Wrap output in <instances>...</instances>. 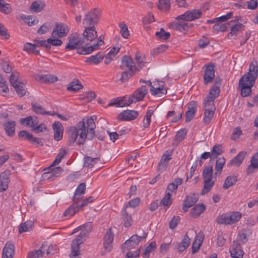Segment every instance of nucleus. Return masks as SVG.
<instances>
[{
	"label": "nucleus",
	"mask_w": 258,
	"mask_h": 258,
	"mask_svg": "<svg viewBox=\"0 0 258 258\" xmlns=\"http://www.w3.org/2000/svg\"><path fill=\"white\" fill-rule=\"evenodd\" d=\"M153 110H148L143 120V126L144 128H147L149 126L151 122V117L153 114Z\"/></svg>",
	"instance_id": "51"
},
{
	"label": "nucleus",
	"mask_w": 258,
	"mask_h": 258,
	"mask_svg": "<svg viewBox=\"0 0 258 258\" xmlns=\"http://www.w3.org/2000/svg\"><path fill=\"white\" fill-rule=\"evenodd\" d=\"M114 234L111 228L108 229L104 237V246L107 251H110L112 248V242L113 240Z\"/></svg>",
	"instance_id": "23"
},
{
	"label": "nucleus",
	"mask_w": 258,
	"mask_h": 258,
	"mask_svg": "<svg viewBox=\"0 0 258 258\" xmlns=\"http://www.w3.org/2000/svg\"><path fill=\"white\" fill-rule=\"evenodd\" d=\"M258 75V63L256 60L253 59L249 64L248 72L244 74L242 77L247 78V79L255 81Z\"/></svg>",
	"instance_id": "11"
},
{
	"label": "nucleus",
	"mask_w": 258,
	"mask_h": 258,
	"mask_svg": "<svg viewBox=\"0 0 258 258\" xmlns=\"http://www.w3.org/2000/svg\"><path fill=\"white\" fill-rule=\"evenodd\" d=\"M229 220L230 224L237 222L241 218V213L239 212H234L231 213L229 215Z\"/></svg>",
	"instance_id": "60"
},
{
	"label": "nucleus",
	"mask_w": 258,
	"mask_h": 258,
	"mask_svg": "<svg viewBox=\"0 0 258 258\" xmlns=\"http://www.w3.org/2000/svg\"><path fill=\"white\" fill-rule=\"evenodd\" d=\"M198 196L194 194L188 195L183 201V210L186 212L188 209L194 205L198 200Z\"/></svg>",
	"instance_id": "16"
},
{
	"label": "nucleus",
	"mask_w": 258,
	"mask_h": 258,
	"mask_svg": "<svg viewBox=\"0 0 258 258\" xmlns=\"http://www.w3.org/2000/svg\"><path fill=\"white\" fill-rule=\"evenodd\" d=\"M86 29L83 32V39L86 43V41L91 42L97 38V33L94 26L85 27Z\"/></svg>",
	"instance_id": "14"
},
{
	"label": "nucleus",
	"mask_w": 258,
	"mask_h": 258,
	"mask_svg": "<svg viewBox=\"0 0 258 258\" xmlns=\"http://www.w3.org/2000/svg\"><path fill=\"white\" fill-rule=\"evenodd\" d=\"M15 246L13 244L8 242L6 243L3 250V258H13L15 254Z\"/></svg>",
	"instance_id": "21"
},
{
	"label": "nucleus",
	"mask_w": 258,
	"mask_h": 258,
	"mask_svg": "<svg viewBox=\"0 0 258 258\" xmlns=\"http://www.w3.org/2000/svg\"><path fill=\"white\" fill-rule=\"evenodd\" d=\"M86 184L85 183H81L77 188L74 196L73 197V201L78 200L80 198L81 195L85 192Z\"/></svg>",
	"instance_id": "42"
},
{
	"label": "nucleus",
	"mask_w": 258,
	"mask_h": 258,
	"mask_svg": "<svg viewBox=\"0 0 258 258\" xmlns=\"http://www.w3.org/2000/svg\"><path fill=\"white\" fill-rule=\"evenodd\" d=\"M138 114V112L137 111L126 110L119 114L118 119L119 120H134L137 117Z\"/></svg>",
	"instance_id": "17"
},
{
	"label": "nucleus",
	"mask_w": 258,
	"mask_h": 258,
	"mask_svg": "<svg viewBox=\"0 0 258 258\" xmlns=\"http://www.w3.org/2000/svg\"><path fill=\"white\" fill-rule=\"evenodd\" d=\"M16 122L13 120L8 121L4 124V127L7 134L10 137L15 135Z\"/></svg>",
	"instance_id": "35"
},
{
	"label": "nucleus",
	"mask_w": 258,
	"mask_h": 258,
	"mask_svg": "<svg viewBox=\"0 0 258 258\" xmlns=\"http://www.w3.org/2000/svg\"><path fill=\"white\" fill-rule=\"evenodd\" d=\"M215 110L205 109L204 121L205 123L209 124L214 116Z\"/></svg>",
	"instance_id": "56"
},
{
	"label": "nucleus",
	"mask_w": 258,
	"mask_h": 258,
	"mask_svg": "<svg viewBox=\"0 0 258 258\" xmlns=\"http://www.w3.org/2000/svg\"><path fill=\"white\" fill-rule=\"evenodd\" d=\"M171 197V194L167 192L164 198L161 201L160 205L165 207V209L168 208L172 203Z\"/></svg>",
	"instance_id": "46"
},
{
	"label": "nucleus",
	"mask_w": 258,
	"mask_h": 258,
	"mask_svg": "<svg viewBox=\"0 0 258 258\" xmlns=\"http://www.w3.org/2000/svg\"><path fill=\"white\" fill-rule=\"evenodd\" d=\"M68 153V151L64 149H61L59 151L58 155L56 156L55 160H54L52 165H55L60 163L61 159L63 158L64 156Z\"/></svg>",
	"instance_id": "57"
},
{
	"label": "nucleus",
	"mask_w": 258,
	"mask_h": 258,
	"mask_svg": "<svg viewBox=\"0 0 258 258\" xmlns=\"http://www.w3.org/2000/svg\"><path fill=\"white\" fill-rule=\"evenodd\" d=\"M255 82L247 79V77H242L239 82V88L241 90V95L242 97L248 96L251 92V88Z\"/></svg>",
	"instance_id": "6"
},
{
	"label": "nucleus",
	"mask_w": 258,
	"mask_h": 258,
	"mask_svg": "<svg viewBox=\"0 0 258 258\" xmlns=\"http://www.w3.org/2000/svg\"><path fill=\"white\" fill-rule=\"evenodd\" d=\"M68 26L62 23H56L52 32L51 36L54 38H62L66 36L69 33Z\"/></svg>",
	"instance_id": "8"
},
{
	"label": "nucleus",
	"mask_w": 258,
	"mask_h": 258,
	"mask_svg": "<svg viewBox=\"0 0 258 258\" xmlns=\"http://www.w3.org/2000/svg\"><path fill=\"white\" fill-rule=\"evenodd\" d=\"M100 16V11L94 8L85 15L83 24L85 27L94 26L99 22Z\"/></svg>",
	"instance_id": "5"
},
{
	"label": "nucleus",
	"mask_w": 258,
	"mask_h": 258,
	"mask_svg": "<svg viewBox=\"0 0 258 258\" xmlns=\"http://www.w3.org/2000/svg\"><path fill=\"white\" fill-rule=\"evenodd\" d=\"M257 168H258V152L251 158L250 164L248 166L246 170L247 174H251L253 173L254 169Z\"/></svg>",
	"instance_id": "31"
},
{
	"label": "nucleus",
	"mask_w": 258,
	"mask_h": 258,
	"mask_svg": "<svg viewBox=\"0 0 258 258\" xmlns=\"http://www.w3.org/2000/svg\"><path fill=\"white\" fill-rule=\"evenodd\" d=\"M225 162L226 159L224 157H221L217 159L215 166V176H219L221 175Z\"/></svg>",
	"instance_id": "30"
},
{
	"label": "nucleus",
	"mask_w": 258,
	"mask_h": 258,
	"mask_svg": "<svg viewBox=\"0 0 258 258\" xmlns=\"http://www.w3.org/2000/svg\"><path fill=\"white\" fill-rule=\"evenodd\" d=\"M21 123L22 124H25L26 125L31 126L32 127H34L37 123L36 120H34L33 117L31 116L22 118Z\"/></svg>",
	"instance_id": "63"
},
{
	"label": "nucleus",
	"mask_w": 258,
	"mask_h": 258,
	"mask_svg": "<svg viewBox=\"0 0 258 258\" xmlns=\"http://www.w3.org/2000/svg\"><path fill=\"white\" fill-rule=\"evenodd\" d=\"M155 35L159 39L165 40L170 37V33L165 32L163 28H161L160 31L156 32Z\"/></svg>",
	"instance_id": "52"
},
{
	"label": "nucleus",
	"mask_w": 258,
	"mask_h": 258,
	"mask_svg": "<svg viewBox=\"0 0 258 258\" xmlns=\"http://www.w3.org/2000/svg\"><path fill=\"white\" fill-rule=\"evenodd\" d=\"M168 47V45L163 44L159 46L154 48L151 51V54L152 55H158L160 53H161L164 52Z\"/></svg>",
	"instance_id": "58"
},
{
	"label": "nucleus",
	"mask_w": 258,
	"mask_h": 258,
	"mask_svg": "<svg viewBox=\"0 0 258 258\" xmlns=\"http://www.w3.org/2000/svg\"><path fill=\"white\" fill-rule=\"evenodd\" d=\"M46 246L44 244L38 250H34L29 251L27 255V258H40L43 256L46 249Z\"/></svg>",
	"instance_id": "33"
},
{
	"label": "nucleus",
	"mask_w": 258,
	"mask_h": 258,
	"mask_svg": "<svg viewBox=\"0 0 258 258\" xmlns=\"http://www.w3.org/2000/svg\"><path fill=\"white\" fill-rule=\"evenodd\" d=\"M206 210V206L203 204H197L192 208L190 212V215L193 218L199 217Z\"/></svg>",
	"instance_id": "32"
},
{
	"label": "nucleus",
	"mask_w": 258,
	"mask_h": 258,
	"mask_svg": "<svg viewBox=\"0 0 258 258\" xmlns=\"http://www.w3.org/2000/svg\"><path fill=\"white\" fill-rule=\"evenodd\" d=\"M158 9L164 12H167L170 8L169 0H159Z\"/></svg>",
	"instance_id": "54"
},
{
	"label": "nucleus",
	"mask_w": 258,
	"mask_h": 258,
	"mask_svg": "<svg viewBox=\"0 0 258 258\" xmlns=\"http://www.w3.org/2000/svg\"><path fill=\"white\" fill-rule=\"evenodd\" d=\"M173 149L168 150L163 154L158 164V169L160 171L164 170L168 165L169 161L171 159Z\"/></svg>",
	"instance_id": "13"
},
{
	"label": "nucleus",
	"mask_w": 258,
	"mask_h": 258,
	"mask_svg": "<svg viewBox=\"0 0 258 258\" xmlns=\"http://www.w3.org/2000/svg\"><path fill=\"white\" fill-rule=\"evenodd\" d=\"M45 6V4L41 1H34L31 6L30 10L33 12H40Z\"/></svg>",
	"instance_id": "43"
},
{
	"label": "nucleus",
	"mask_w": 258,
	"mask_h": 258,
	"mask_svg": "<svg viewBox=\"0 0 258 258\" xmlns=\"http://www.w3.org/2000/svg\"><path fill=\"white\" fill-rule=\"evenodd\" d=\"M202 12L200 10L195 9L186 11L183 15L178 16L177 19L191 21L200 18Z\"/></svg>",
	"instance_id": "10"
},
{
	"label": "nucleus",
	"mask_w": 258,
	"mask_h": 258,
	"mask_svg": "<svg viewBox=\"0 0 258 258\" xmlns=\"http://www.w3.org/2000/svg\"><path fill=\"white\" fill-rule=\"evenodd\" d=\"M31 106L33 108V110L37 114H45V111L44 108L37 103L33 102L31 103Z\"/></svg>",
	"instance_id": "59"
},
{
	"label": "nucleus",
	"mask_w": 258,
	"mask_h": 258,
	"mask_svg": "<svg viewBox=\"0 0 258 258\" xmlns=\"http://www.w3.org/2000/svg\"><path fill=\"white\" fill-rule=\"evenodd\" d=\"M105 54L102 52H98L96 55H93L88 57L85 62L89 64H98L103 60Z\"/></svg>",
	"instance_id": "24"
},
{
	"label": "nucleus",
	"mask_w": 258,
	"mask_h": 258,
	"mask_svg": "<svg viewBox=\"0 0 258 258\" xmlns=\"http://www.w3.org/2000/svg\"><path fill=\"white\" fill-rule=\"evenodd\" d=\"M126 68H128V70L132 72L139 71L138 68L135 66L132 58L127 55H124L122 57L120 66V69L122 70Z\"/></svg>",
	"instance_id": "12"
},
{
	"label": "nucleus",
	"mask_w": 258,
	"mask_h": 258,
	"mask_svg": "<svg viewBox=\"0 0 258 258\" xmlns=\"http://www.w3.org/2000/svg\"><path fill=\"white\" fill-rule=\"evenodd\" d=\"M135 59L138 66L137 67L140 70L146 63L145 58L144 56L142 55L139 52H137L135 55Z\"/></svg>",
	"instance_id": "55"
},
{
	"label": "nucleus",
	"mask_w": 258,
	"mask_h": 258,
	"mask_svg": "<svg viewBox=\"0 0 258 258\" xmlns=\"http://www.w3.org/2000/svg\"><path fill=\"white\" fill-rule=\"evenodd\" d=\"M68 43L66 48L72 50L77 49V52L80 54L86 55L91 53L94 50L97 49L101 46L104 42L101 39L97 43L88 46H84L85 42L84 40L79 38V34L73 33L70 34L68 38Z\"/></svg>",
	"instance_id": "2"
},
{
	"label": "nucleus",
	"mask_w": 258,
	"mask_h": 258,
	"mask_svg": "<svg viewBox=\"0 0 258 258\" xmlns=\"http://www.w3.org/2000/svg\"><path fill=\"white\" fill-rule=\"evenodd\" d=\"M252 234V230L249 228L243 229L241 233L239 234V240L245 243L248 240V237Z\"/></svg>",
	"instance_id": "41"
},
{
	"label": "nucleus",
	"mask_w": 258,
	"mask_h": 258,
	"mask_svg": "<svg viewBox=\"0 0 258 258\" xmlns=\"http://www.w3.org/2000/svg\"><path fill=\"white\" fill-rule=\"evenodd\" d=\"M62 43V41L58 38H54L53 37L48 38V49H50L51 45L58 46H60Z\"/></svg>",
	"instance_id": "62"
},
{
	"label": "nucleus",
	"mask_w": 258,
	"mask_h": 258,
	"mask_svg": "<svg viewBox=\"0 0 258 258\" xmlns=\"http://www.w3.org/2000/svg\"><path fill=\"white\" fill-rule=\"evenodd\" d=\"M54 131V139L56 141H59L62 139L63 134V127L61 123L58 121H55L52 124Z\"/></svg>",
	"instance_id": "22"
},
{
	"label": "nucleus",
	"mask_w": 258,
	"mask_h": 258,
	"mask_svg": "<svg viewBox=\"0 0 258 258\" xmlns=\"http://www.w3.org/2000/svg\"><path fill=\"white\" fill-rule=\"evenodd\" d=\"M159 86H157V85L156 83H154V86H152V88H150V92L151 94L153 95H158V96H161L163 94H166L167 93V90L164 88V85L163 84H159L158 82Z\"/></svg>",
	"instance_id": "27"
},
{
	"label": "nucleus",
	"mask_w": 258,
	"mask_h": 258,
	"mask_svg": "<svg viewBox=\"0 0 258 258\" xmlns=\"http://www.w3.org/2000/svg\"><path fill=\"white\" fill-rule=\"evenodd\" d=\"M184 21H178L177 22L173 23L172 24V28L181 32L186 30L188 28L187 24Z\"/></svg>",
	"instance_id": "40"
},
{
	"label": "nucleus",
	"mask_w": 258,
	"mask_h": 258,
	"mask_svg": "<svg viewBox=\"0 0 258 258\" xmlns=\"http://www.w3.org/2000/svg\"><path fill=\"white\" fill-rule=\"evenodd\" d=\"M10 172L5 171L0 174V191H4L8 188Z\"/></svg>",
	"instance_id": "20"
},
{
	"label": "nucleus",
	"mask_w": 258,
	"mask_h": 258,
	"mask_svg": "<svg viewBox=\"0 0 258 258\" xmlns=\"http://www.w3.org/2000/svg\"><path fill=\"white\" fill-rule=\"evenodd\" d=\"M33 222L31 221H27L22 223L19 228V232L22 233L23 232L29 231L32 229Z\"/></svg>",
	"instance_id": "45"
},
{
	"label": "nucleus",
	"mask_w": 258,
	"mask_h": 258,
	"mask_svg": "<svg viewBox=\"0 0 258 258\" xmlns=\"http://www.w3.org/2000/svg\"><path fill=\"white\" fill-rule=\"evenodd\" d=\"M9 92V88L6 81L0 76V94L5 95Z\"/></svg>",
	"instance_id": "49"
},
{
	"label": "nucleus",
	"mask_w": 258,
	"mask_h": 258,
	"mask_svg": "<svg viewBox=\"0 0 258 258\" xmlns=\"http://www.w3.org/2000/svg\"><path fill=\"white\" fill-rule=\"evenodd\" d=\"M12 8L10 4L6 3L4 0H0V11L8 14L11 12Z\"/></svg>",
	"instance_id": "48"
},
{
	"label": "nucleus",
	"mask_w": 258,
	"mask_h": 258,
	"mask_svg": "<svg viewBox=\"0 0 258 258\" xmlns=\"http://www.w3.org/2000/svg\"><path fill=\"white\" fill-rule=\"evenodd\" d=\"M10 82L20 96H23L26 91L24 88L25 84L18 80V74L13 72L10 77Z\"/></svg>",
	"instance_id": "7"
},
{
	"label": "nucleus",
	"mask_w": 258,
	"mask_h": 258,
	"mask_svg": "<svg viewBox=\"0 0 258 258\" xmlns=\"http://www.w3.org/2000/svg\"><path fill=\"white\" fill-rule=\"evenodd\" d=\"M147 235V233H144L142 236H139L137 234L133 235L124 243L123 248L124 249L125 248H126L127 249L130 250L132 248L137 246L142 239L146 238Z\"/></svg>",
	"instance_id": "9"
},
{
	"label": "nucleus",
	"mask_w": 258,
	"mask_h": 258,
	"mask_svg": "<svg viewBox=\"0 0 258 258\" xmlns=\"http://www.w3.org/2000/svg\"><path fill=\"white\" fill-rule=\"evenodd\" d=\"M79 204L77 200L74 201V203L67 209L63 214L64 216L70 217L75 215L79 211Z\"/></svg>",
	"instance_id": "26"
},
{
	"label": "nucleus",
	"mask_w": 258,
	"mask_h": 258,
	"mask_svg": "<svg viewBox=\"0 0 258 258\" xmlns=\"http://www.w3.org/2000/svg\"><path fill=\"white\" fill-rule=\"evenodd\" d=\"M83 87V85L78 79H74L68 85L67 89L69 91H77Z\"/></svg>",
	"instance_id": "39"
},
{
	"label": "nucleus",
	"mask_w": 258,
	"mask_h": 258,
	"mask_svg": "<svg viewBox=\"0 0 258 258\" xmlns=\"http://www.w3.org/2000/svg\"><path fill=\"white\" fill-rule=\"evenodd\" d=\"M214 68V65L211 63L207 66L204 76V83L205 84L212 82L214 79L215 77Z\"/></svg>",
	"instance_id": "15"
},
{
	"label": "nucleus",
	"mask_w": 258,
	"mask_h": 258,
	"mask_svg": "<svg viewBox=\"0 0 258 258\" xmlns=\"http://www.w3.org/2000/svg\"><path fill=\"white\" fill-rule=\"evenodd\" d=\"M100 161L99 157L91 158L89 156H85L84 158V167L89 168H92Z\"/></svg>",
	"instance_id": "36"
},
{
	"label": "nucleus",
	"mask_w": 258,
	"mask_h": 258,
	"mask_svg": "<svg viewBox=\"0 0 258 258\" xmlns=\"http://www.w3.org/2000/svg\"><path fill=\"white\" fill-rule=\"evenodd\" d=\"M231 255L233 258H242L243 252L240 249V245L234 242L232 245V249L230 250Z\"/></svg>",
	"instance_id": "29"
},
{
	"label": "nucleus",
	"mask_w": 258,
	"mask_h": 258,
	"mask_svg": "<svg viewBox=\"0 0 258 258\" xmlns=\"http://www.w3.org/2000/svg\"><path fill=\"white\" fill-rule=\"evenodd\" d=\"M204 237V235L203 233L201 232H200L196 237L192 245V253H196L199 250L203 242Z\"/></svg>",
	"instance_id": "28"
},
{
	"label": "nucleus",
	"mask_w": 258,
	"mask_h": 258,
	"mask_svg": "<svg viewBox=\"0 0 258 258\" xmlns=\"http://www.w3.org/2000/svg\"><path fill=\"white\" fill-rule=\"evenodd\" d=\"M202 176L204 181V184L201 191V194L204 195L211 190L216 181V177H213L212 166H205L203 171Z\"/></svg>",
	"instance_id": "4"
},
{
	"label": "nucleus",
	"mask_w": 258,
	"mask_h": 258,
	"mask_svg": "<svg viewBox=\"0 0 258 258\" xmlns=\"http://www.w3.org/2000/svg\"><path fill=\"white\" fill-rule=\"evenodd\" d=\"M237 181V177L235 175H231L227 177L223 185L224 189H227L236 183Z\"/></svg>",
	"instance_id": "38"
},
{
	"label": "nucleus",
	"mask_w": 258,
	"mask_h": 258,
	"mask_svg": "<svg viewBox=\"0 0 258 258\" xmlns=\"http://www.w3.org/2000/svg\"><path fill=\"white\" fill-rule=\"evenodd\" d=\"M246 154V152L241 151L233 159L231 160L228 163V166H239L242 162Z\"/></svg>",
	"instance_id": "25"
},
{
	"label": "nucleus",
	"mask_w": 258,
	"mask_h": 258,
	"mask_svg": "<svg viewBox=\"0 0 258 258\" xmlns=\"http://www.w3.org/2000/svg\"><path fill=\"white\" fill-rule=\"evenodd\" d=\"M220 93V88L218 86L214 85L213 86L209 93L208 97H212L214 99L216 98L219 95Z\"/></svg>",
	"instance_id": "61"
},
{
	"label": "nucleus",
	"mask_w": 258,
	"mask_h": 258,
	"mask_svg": "<svg viewBox=\"0 0 258 258\" xmlns=\"http://www.w3.org/2000/svg\"><path fill=\"white\" fill-rule=\"evenodd\" d=\"M92 224L91 222H87L84 225L74 229V232L81 230V233L76 238L74 239L72 243V252L70 255L71 258H76L80 254V245L82 243L81 239L86 237L91 231Z\"/></svg>",
	"instance_id": "3"
},
{
	"label": "nucleus",
	"mask_w": 258,
	"mask_h": 258,
	"mask_svg": "<svg viewBox=\"0 0 258 258\" xmlns=\"http://www.w3.org/2000/svg\"><path fill=\"white\" fill-rule=\"evenodd\" d=\"M119 26L120 28L121 35L123 38H127L130 34L127 25L124 23H121L119 24Z\"/></svg>",
	"instance_id": "64"
},
{
	"label": "nucleus",
	"mask_w": 258,
	"mask_h": 258,
	"mask_svg": "<svg viewBox=\"0 0 258 258\" xmlns=\"http://www.w3.org/2000/svg\"><path fill=\"white\" fill-rule=\"evenodd\" d=\"M122 218L124 226L126 227L130 226L132 223V219L131 216L127 213L125 208L122 211Z\"/></svg>",
	"instance_id": "53"
},
{
	"label": "nucleus",
	"mask_w": 258,
	"mask_h": 258,
	"mask_svg": "<svg viewBox=\"0 0 258 258\" xmlns=\"http://www.w3.org/2000/svg\"><path fill=\"white\" fill-rule=\"evenodd\" d=\"M39 81L42 83H54L58 80L57 77L50 74L38 75L36 78Z\"/></svg>",
	"instance_id": "34"
},
{
	"label": "nucleus",
	"mask_w": 258,
	"mask_h": 258,
	"mask_svg": "<svg viewBox=\"0 0 258 258\" xmlns=\"http://www.w3.org/2000/svg\"><path fill=\"white\" fill-rule=\"evenodd\" d=\"M38 46L35 44L26 43L24 44L23 50L28 53L37 54L39 53V49H37Z\"/></svg>",
	"instance_id": "37"
},
{
	"label": "nucleus",
	"mask_w": 258,
	"mask_h": 258,
	"mask_svg": "<svg viewBox=\"0 0 258 258\" xmlns=\"http://www.w3.org/2000/svg\"><path fill=\"white\" fill-rule=\"evenodd\" d=\"M94 116L84 118L76 126H71L68 130V142L70 145L75 142L83 145L86 139L92 140L95 137L96 124Z\"/></svg>",
	"instance_id": "1"
},
{
	"label": "nucleus",
	"mask_w": 258,
	"mask_h": 258,
	"mask_svg": "<svg viewBox=\"0 0 258 258\" xmlns=\"http://www.w3.org/2000/svg\"><path fill=\"white\" fill-rule=\"evenodd\" d=\"M197 102L192 101L188 104V110L185 112V121L189 122L194 117L197 110Z\"/></svg>",
	"instance_id": "19"
},
{
	"label": "nucleus",
	"mask_w": 258,
	"mask_h": 258,
	"mask_svg": "<svg viewBox=\"0 0 258 258\" xmlns=\"http://www.w3.org/2000/svg\"><path fill=\"white\" fill-rule=\"evenodd\" d=\"M215 99L212 98V97H207L204 101V106L205 109L209 110H215V106L214 104V101Z\"/></svg>",
	"instance_id": "44"
},
{
	"label": "nucleus",
	"mask_w": 258,
	"mask_h": 258,
	"mask_svg": "<svg viewBox=\"0 0 258 258\" xmlns=\"http://www.w3.org/2000/svg\"><path fill=\"white\" fill-rule=\"evenodd\" d=\"M148 89L145 85L142 86L137 89L134 93L131 95L135 102L141 101L143 99L145 95L147 94Z\"/></svg>",
	"instance_id": "18"
},
{
	"label": "nucleus",
	"mask_w": 258,
	"mask_h": 258,
	"mask_svg": "<svg viewBox=\"0 0 258 258\" xmlns=\"http://www.w3.org/2000/svg\"><path fill=\"white\" fill-rule=\"evenodd\" d=\"M156 247V242L155 241L151 242L144 251V258H149L150 252L154 251Z\"/></svg>",
	"instance_id": "50"
},
{
	"label": "nucleus",
	"mask_w": 258,
	"mask_h": 258,
	"mask_svg": "<svg viewBox=\"0 0 258 258\" xmlns=\"http://www.w3.org/2000/svg\"><path fill=\"white\" fill-rule=\"evenodd\" d=\"M61 171V168L60 167H57L51 169V171L48 173H44V175L45 177H48V178H52L53 177H57L60 174Z\"/></svg>",
	"instance_id": "47"
}]
</instances>
